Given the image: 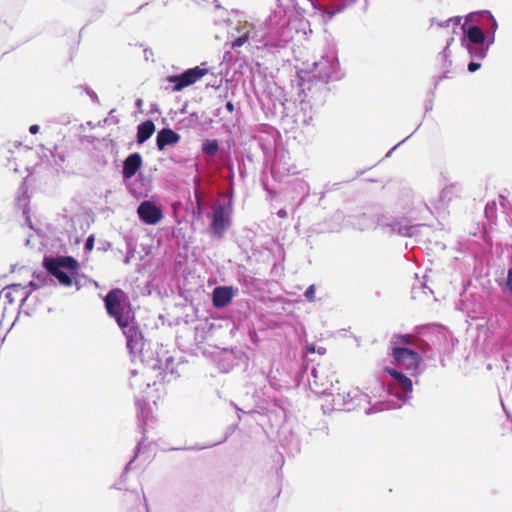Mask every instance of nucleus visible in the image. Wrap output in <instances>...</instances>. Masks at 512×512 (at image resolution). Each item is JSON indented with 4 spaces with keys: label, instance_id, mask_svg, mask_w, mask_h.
I'll use <instances>...</instances> for the list:
<instances>
[{
    "label": "nucleus",
    "instance_id": "nucleus-2",
    "mask_svg": "<svg viewBox=\"0 0 512 512\" xmlns=\"http://www.w3.org/2000/svg\"><path fill=\"white\" fill-rule=\"evenodd\" d=\"M106 311L118 326H125L126 319L132 316L127 303V295L120 288L110 290L104 298Z\"/></svg>",
    "mask_w": 512,
    "mask_h": 512
},
{
    "label": "nucleus",
    "instance_id": "nucleus-10",
    "mask_svg": "<svg viewBox=\"0 0 512 512\" xmlns=\"http://www.w3.org/2000/svg\"><path fill=\"white\" fill-rule=\"evenodd\" d=\"M141 164H142V158L139 153L130 154L124 161L123 172H122L123 177L125 179L132 178L137 173L139 168L141 167Z\"/></svg>",
    "mask_w": 512,
    "mask_h": 512
},
{
    "label": "nucleus",
    "instance_id": "nucleus-14",
    "mask_svg": "<svg viewBox=\"0 0 512 512\" xmlns=\"http://www.w3.org/2000/svg\"><path fill=\"white\" fill-rule=\"evenodd\" d=\"M417 337L412 334L395 335L392 343L395 346L406 347L416 345Z\"/></svg>",
    "mask_w": 512,
    "mask_h": 512
},
{
    "label": "nucleus",
    "instance_id": "nucleus-4",
    "mask_svg": "<svg viewBox=\"0 0 512 512\" xmlns=\"http://www.w3.org/2000/svg\"><path fill=\"white\" fill-rule=\"evenodd\" d=\"M328 372V369L321 364L312 368V381L310 382V385L313 387L315 393L332 394L335 373L331 372L329 374Z\"/></svg>",
    "mask_w": 512,
    "mask_h": 512
},
{
    "label": "nucleus",
    "instance_id": "nucleus-24",
    "mask_svg": "<svg viewBox=\"0 0 512 512\" xmlns=\"http://www.w3.org/2000/svg\"><path fill=\"white\" fill-rule=\"evenodd\" d=\"M481 64L476 62H470L468 64V71L469 72H475L480 68Z\"/></svg>",
    "mask_w": 512,
    "mask_h": 512
},
{
    "label": "nucleus",
    "instance_id": "nucleus-20",
    "mask_svg": "<svg viewBox=\"0 0 512 512\" xmlns=\"http://www.w3.org/2000/svg\"><path fill=\"white\" fill-rule=\"evenodd\" d=\"M315 290H316L315 285L312 284L305 291V297L309 302L315 301Z\"/></svg>",
    "mask_w": 512,
    "mask_h": 512
},
{
    "label": "nucleus",
    "instance_id": "nucleus-23",
    "mask_svg": "<svg viewBox=\"0 0 512 512\" xmlns=\"http://www.w3.org/2000/svg\"><path fill=\"white\" fill-rule=\"evenodd\" d=\"M506 285H507L508 290L512 296V267L508 270Z\"/></svg>",
    "mask_w": 512,
    "mask_h": 512
},
{
    "label": "nucleus",
    "instance_id": "nucleus-7",
    "mask_svg": "<svg viewBox=\"0 0 512 512\" xmlns=\"http://www.w3.org/2000/svg\"><path fill=\"white\" fill-rule=\"evenodd\" d=\"M126 338L127 348L130 352L136 348V346L142 340V332L136 322H134V316H130L126 319L125 326H119Z\"/></svg>",
    "mask_w": 512,
    "mask_h": 512
},
{
    "label": "nucleus",
    "instance_id": "nucleus-27",
    "mask_svg": "<svg viewBox=\"0 0 512 512\" xmlns=\"http://www.w3.org/2000/svg\"><path fill=\"white\" fill-rule=\"evenodd\" d=\"M226 109L227 111H229L230 113H232L234 111V104L231 102V101H228L226 103Z\"/></svg>",
    "mask_w": 512,
    "mask_h": 512
},
{
    "label": "nucleus",
    "instance_id": "nucleus-17",
    "mask_svg": "<svg viewBox=\"0 0 512 512\" xmlns=\"http://www.w3.org/2000/svg\"><path fill=\"white\" fill-rule=\"evenodd\" d=\"M457 187L455 185L447 186L442 191V199L446 202H450L453 200L454 196H457Z\"/></svg>",
    "mask_w": 512,
    "mask_h": 512
},
{
    "label": "nucleus",
    "instance_id": "nucleus-16",
    "mask_svg": "<svg viewBox=\"0 0 512 512\" xmlns=\"http://www.w3.org/2000/svg\"><path fill=\"white\" fill-rule=\"evenodd\" d=\"M202 150L209 156H215L219 150L217 140H206L202 145Z\"/></svg>",
    "mask_w": 512,
    "mask_h": 512
},
{
    "label": "nucleus",
    "instance_id": "nucleus-6",
    "mask_svg": "<svg viewBox=\"0 0 512 512\" xmlns=\"http://www.w3.org/2000/svg\"><path fill=\"white\" fill-rule=\"evenodd\" d=\"M139 218L148 225L157 224L162 218V210L153 202L143 201L137 209Z\"/></svg>",
    "mask_w": 512,
    "mask_h": 512
},
{
    "label": "nucleus",
    "instance_id": "nucleus-22",
    "mask_svg": "<svg viewBox=\"0 0 512 512\" xmlns=\"http://www.w3.org/2000/svg\"><path fill=\"white\" fill-rule=\"evenodd\" d=\"M94 242H95V237L94 235H90L87 240H86V243H85V250L87 252H90L93 250L94 248Z\"/></svg>",
    "mask_w": 512,
    "mask_h": 512
},
{
    "label": "nucleus",
    "instance_id": "nucleus-13",
    "mask_svg": "<svg viewBox=\"0 0 512 512\" xmlns=\"http://www.w3.org/2000/svg\"><path fill=\"white\" fill-rule=\"evenodd\" d=\"M155 132V124L151 120L141 123L137 128V142L139 144L147 141Z\"/></svg>",
    "mask_w": 512,
    "mask_h": 512
},
{
    "label": "nucleus",
    "instance_id": "nucleus-15",
    "mask_svg": "<svg viewBox=\"0 0 512 512\" xmlns=\"http://www.w3.org/2000/svg\"><path fill=\"white\" fill-rule=\"evenodd\" d=\"M467 37L474 44H482L485 40L483 31L478 26H472L467 31Z\"/></svg>",
    "mask_w": 512,
    "mask_h": 512
},
{
    "label": "nucleus",
    "instance_id": "nucleus-28",
    "mask_svg": "<svg viewBox=\"0 0 512 512\" xmlns=\"http://www.w3.org/2000/svg\"><path fill=\"white\" fill-rule=\"evenodd\" d=\"M488 16H489V18L492 20V26H491V28H492V29H496V28H497L496 20H495V19L492 17V15H490L489 13H488Z\"/></svg>",
    "mask_w": 512,
    "mask_h": 512
},
{
    "label": "nucleus",
    "instance_id": "nucleus-5",
    "mask_svg": "<svg viewBox=\"0 0 512 512\" xmlns=\"http://www.w3.org/2000/svg\"><path fill=\"white\" fill-rule=\"evenodd\" d=\"M208 73V69L195 67L188 69L180 75L170 76L168 81L174 83L173 91H180L200 80Z\"/></svg>",
    "mask_w": 512,
    "mask_h": 512
},
{
    "label": "nucleus",
    "instance_id": "nucleus-26",
    "mask_svg": "<svg viewBox=\"0 0 512 512\" xmlns=\"http://www.w3.org/2000/svg\"><path fill=\"white\" fill-rule=\"evenodd\" d=\"M39 129H40L39 126L34 124V125L30 126L29 132L31 134H37L39 132Z\"/></svg>",
    "mask_w": 512,
    "mask_h": 512
},
{
    "label": "nucleus",
    "instance_id": "nucleus-1",
    "mask_svg": "<svg viewBox=\"0 0 512 512\" xmlns=\"http://www.w3.org/2000/svg\"><path fill=\"white\" fill-rule=\"evenodd\" d=\"M43 266L47 272L54 276L60 285L71 287L76 281L80 265L72 256L46 257Z\"/></svg>",
    "mask_w": 512,
    "mask_h": 512
},
{
    "label": "nucleus",
    "instance_id": "nucleus-31",
    "mask_svg": "<svg viewBox=\"0 0 512 512\" xmlns=\"http://www.w3.org/2000/svg\"><path fill=\"white\" fill-rule=\"evenodd\" d=\"M460 21H461V18H460V17H457V18H456V23L458 24Z\"/></svg>",
    "mask_w": 512,
    "mask_h": 512
},
{
    "label": "nucleus",
    "instance_id": "nucleus-3",
    "mask_svg": "<svg viewBox=\"0 0 512 512\" xmlns=\"http://www.w3.org/2000/svg\"><path fill=\"white\" fill-rule=\"evenodd\" d=\"M391 356L405 370L415 375L418 371L422 358L420 354L410 348L395 346L391 349Z\"/></svg>",
    "mask_w": 512,
    "mask_h": 512
},
{
    "label": "nucleus",
    "instance_id": "nucleus-9",
    "mask_svg": "<svg viewBox=\"0 0 512 512\" xmlns=\"http://www.w3.org/2000/svg\"><path fill=\"white\" fill-rule=\"evenodd\" d=\"M180 135L170 128H163L157 134V148L163 150L167 145H173L178 143Z\"/></svg>",
    "mask_w": 512,
    "mask_h": 512
},
{
    "label": "nucleus",
    "instance_id": "nucleus-18",
    "mask_svg": "<svg viewBox=\"0 0 512 512\" xmlns=\"http://www.w3.org/2000/svg\"><path fill=\"white\" fill-rule=\"evenodd\" d=\"M123 502H129L132 505L141 504V496L138 492H128L124 494Z\"/></svg>",
    "mask_w": 512,
    "mask_h": 512
},
{
    "label": "nucleus",
    "instance_id": "nucleus-21",
    "mask_svg": "<svg viewBox=\"0 0 512 512\" xmlns=\"http://www.w3.org/2000/svg\"><path fill=\"white\" fill-rule=\"evenodd\" d=\"M306 350H307L308 353H311V354L318 353L320 355H324L326 353V349L324 347H318L317 348L315 345H312V344L308 345L306 347Z\"/></svg>",
    "mask_w": 512,
    "mask_h": 512
},
{
    "label": "nucleus",
    "instance_id": "nucleus-11",
    "mask_svg": "<svg viewBox=\"0 0 512 512\" xmlns=\"http://www.w3.org/2000/svg\"><path fill=\"white\" fill-rule=\"evenodd\" d=\"M233 297L232 289L230 287H216L213 291V306L222 308L227 306Z\"/></svg>",
    "mask_w": 512,
    "mask_h": 512
},
{
    "label": "nucleus",
    "instance_id": "nucleus-30",
    "mask_svg": "<svg viewBox=\"0 0 512 512\" xmlns=\"http://www.w3.org/2000/svg\"><path fill=\"white\" fill-rule=\"evenodd\" d=\"M198 206L200 205V198L196 195Z\"/></svg>",
    "mask_w": 512,
    "mask_h": 512
},
{
    "label": "nucleus",
    "instance_id": "nucleus-25",
    "mask_svg": "<svg viewBox=\"0 0 512 512\" xmlns=\"http://www.w3.org/2000/svg\"><path fill=\"white\" fill-rule=\"evenodd\" d=\"M18 287V285H11V286H8L4 289L5 291V297L9 298L10 297V291L11 290H15L16 288Z\"/></svg>",
    "mask_w": 512,
    "mask_h": 512
},
{
    "label": "nucleus",
    "instance_id": "nucleus-12",
    "mask_svg": "<svg viewBox=\"0 0 512 512\" xmlns=\"http://www.w3.org/2000/svg\"><path fill=\"white\" fill-rule=\"evenodd\" d=\"M385 372L395 379L405 393L412 392L413 384L409 377L395 369L386 368Z\"/></svg>",
    "mask_w": 512,
    "mask_h": 512
},
{
    "label": "nucleus",
    "instance_id": "nucleus-29",
    "mask_svg": "<svg viewBox=\"0 0 512 512\" xmlns=\"http://www.w3.org/2000/svg\"><path fill=\"white\" fill-rule=\"evenodd\" d=\"M278 215H279L280 217H285V216H286V211H284V210H280V211L278 212Z\"/></svg>",
    "mask_w": 512,
    "mask_h": 512
},
{
    "label": "nucleus",
    "instance_id": "nucleus-19",
    "mask_svg": "<svg viewBox=\"0 0 512 512\" xmlns=\"http://www.w3.org/2000/svg\"><path fill=\"white\" fill-rule=\"evenodd\" d=\"M249 40V33H245L244 35L240 36V37H237L235 40H233L232 42V48L235 49L237 47H241L243 46L246 42H248Z\"/></svg>",
    "mask_w": 512,
    "mask_h": 512
},
{
    "label": "nucleus",
    "instance_id": "nucleus-8",
    "mask_svg": "<svg viewBox=\"0 0 512 512\" xmlns=\"http://www.w3.org/2000/svg\"><path fill=\"white\" fill-rule=\"evenodd\" d=\"M227 222L228 220L226 218L225 209L222 206L214 209L211 229L216 236L222 237L226 229Z\"/></svg>",
    "mask_w": 512,
    "mask_h": 512
}]
</instances>
